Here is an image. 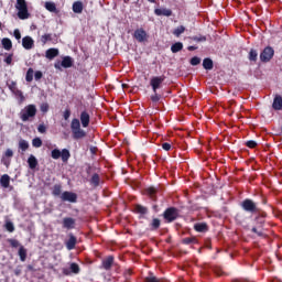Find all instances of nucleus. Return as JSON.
Segmentation results:
<instances>
[{"instance_id": "1", "label": "nucleus", "mask_w": 282, "mask_h": 282, "mask_svg": "<svg viewBox=\"0 0 282 282\" xmlns=\"http://www.w3.org/2000/svg\"><path fill=\"white\" fill-rule=\"evenodd\" d=\"M19 118L20 120H22V122H31V120H34V118H36V106L34 105L25 106L19 112Z\"/></svg>"}, {"instance_id": "2", "label": "nucleus", "mask_w": 282, "mask_h": 282, "mask_svg": "<svg viewBox=\"0 0 282 282\" xmlns=\"http://www.w3.org/2000/svg\"><path fill=\"white\" fill-rule=\"evenodd\" d=\"M70 130L74 140H83V138H86L87 135V132L80 128V120L76 118H74L70 122Z\"/></svg>"}, {"instance_id": "3", "label": "nucleus", "mask_w": 282, "mask_h": 282, "mask_svg": "<svg viewBox=\"0 0 282 282\" xmlns=\"http://www.w3.org/2000/svg\"><path fill=\"white\" fill-rule=\"evenodd\" d=\"M51 158L53 160H61L64 162V164H67L69 162V158H72V153L67 149H63L62 151L59 149H54L51 152Z\"/></svg>"}, {"instance_id": "4", "label": "nucleus", "mask_w": 282, "mask_h": 282, "mask_svg": "<svg viewBox=\"0 0 282 282\" xmlns=\"http://www.w3.org/2000/svg\"><path fill=\"white\" fill-rule=\"evenodd\" d=\"M15 8L18 10V17L22 21L30 19V12L28 11V2L25 0H17Z\"/></svg>"}, {"instance_id": "5", "label": "nucleus", "mask_w": 282, "mask_h": 282, "mask_svg": "<svg viewBox=\"0 0 282 282\" xmlns=\"http://www.w3.org/2000/svg\"><path fill=\"white\" fill-rule=\"evenodd\" d=\"M133 39H135L138 43H147V41H149V33L142 28L137 29L133 33Z\"/></svg>"}, {"instance_id": "6", "label": "nucleus", "mask_w": 282, "mask_h": 282, "mask_svg": "<svg viewBox=\"0 0 282 282\" xmlns=\"http://www.w3.org/2000/svg\"><path fill=\"white\" fill-rule=\"evenodd\" d=\"M178 215H180V212L177 210V208L170 207L164 212L163 217L166 221L171 223V221H175Z\"/></svg>"}, {"instance_id": "7", "label": "nucleus", "mask_w": 282, "mask_h": 282, "mask_svg": "<svg viewBox=\"0 0 282 282\" xmlns=\"http://www.w3.org/2000/svg\"><path fill=\"white\" fill-rule=\"evenodd\" d=\"M241 208L245 209L246 213H257V210H259L257 203L250 198H247L241 203Z\"/></svg>"}, {"instance_id": "8", "label": "nucleus", "mask_w": 282, "mask_h": 282, "mask_svg": "<svg viewBox=\"0 0 282 282\" xmlns=\"http://www.w3.org/2000/svg\"><path fill=\"white\" fill-rule=\"evenodd\" d=\"M164 76H154L150 79V85L152 87L153 94L158 91V89H162V83H164Z\"/></svg>"}, {"instance_id": "9", "label": "nucleus", "mask_w": 282, "mask_h": 282, "mask_svg": "<svg viewBox=\"0 0 282 282\" xmlns=\"http://www.w3.org/2000/svg\"><path fill=\"white\" fill-rule=\"evenodd\" d=\"M272 56H274V48L267 46L260 54V61L262 63H269V61H272Z\"/></svg>"}, {"instance_id": "10", "label": "nucleus", "mask_w": 282, "mask_h": 282, "mask_svg": "<svg viewBox=\"0 0 282 282\" xmlns=\"http://www.w3.org/2000/svg\"><path fill=\"white\" fill-rule=\"evenodd\" d=\"M62 202H69L70 204H76L78 202V195L73 192H63L61 195Z\"/></svg>"}, {"instance_id": "11", "label": "nucleus", "mask_w": 282, "mask_h": 282, "mask_svg": "<svg viewBox=\"0 0 282 282\" xmlns=\"http://www.w3.org/2000/svg\"><path fill=\"white\" fill-rule=\"evenodd\" d=\"M63 228H66L67 230H72L76 228V219L72 217H66L63 219Z\"/></svg>"}, {"instance_id": "12", "label": "nucleus", "mask_w": 282, "mask_h": 282, "mask_svg": "<svg viewBox=\"0 0 282 282\" xmlns=\"http://www.w3.org/2000/svg\"><path fill=\"white\" fill-rule=\"evenodd\" d=\"M156 17H173V10L167 8H160L154 10Z\"/></svg>"}, {"instance_id": "13", "label": "nucleus", "mask_w": 282, "mask_h": 282, "mask_svg": "<svg viewBox=\"0 0 282 282\" xmlns=\"http://www.w3.org/2000/svg\"><path fill=\"white\" fill-rule=\"evenodd\" d=\"M14 156V152L12 151V149H7L4 152V155L2 156V162L4 164V166H10V158Z\"/></svg>"}, {"instance_id": "14", "label": "nucleus", "mask_w": 282, "mask_h": 282, "mask_svg": "<svg viewBox=\"0 0 282 282\" xmlns=\"http://www.w3.org/2000/svg\"><path fill=\"white\" fill-rule=\"evenodd\" d=\"M22 47L24 50H32L34 47V40L31 36H24L22 39Z\"/></svg>"}, {"instance_id": "15", "label": "nucleus", "mask_w": 282, "mask_h": 282, "mask_svg": "<svg viewBox=\"0 0 282 282\" xmlns=\"http://www.w3.org/2000/svg\"><path fill=\"white\" fill-rule=\"evenodd\" d=\"M111 265H113V256H108L102 260L100 268L104 270H111Z\"/></svg>"}, {"instance_id": "16", "label": "nucleus", "mask_w": 282, "mask_h": 282, "mask_svg": "<svg viewBox=\"0 0 282 282\" xmlns=\"http://www.w3.org/2000/svg\"><path fill=\"white\" fill-rule=\"evenodd\" d=\"M79 118H80V122H82V126L84 127V129H87V127H89V122H90L89 112L83 111L80 113Z\"/></svg>"}, {"instance_id": "17", "label": "nucleus", "mask_w": 282, "mask_h": 282, "mask_svg": "<svg viewBox=\"0 0 282 282\" xmlns=\"http://www.w3.org/2000/svg\"><path fill=\"white\" fill-rule=\"evenodd\" d=\"M68 240L66 241V248L67 250H74L76 248L77 239L73 234L68 235Z\"/></svg>"}, {"instance_id": "18", "label": "nucleus", "mask_w": 282, "mask_h": 282, "mask_svg": "<svg viewBox=\"0 0 282 282\" xmlns=\"http://www.w3.org/2000/svg\"><path fill=\"white\" fill-rule=\"evenodd\" d=\"M272 107H273V109H275V111H281V109H282V97H281V95H276L274 97Z\"/></svg>"}, {"instance_id": "19", "label": "nucleus", "mask_w": 282, "mask_h": 282, "mask_svg": "<svg viewBox=\"0 0 282 282\" xmlns=\"http://www.w3.org/2000/svg\"><path fill=\"white\" fill-rule=\"evenodd\" d=\"M45 56L48 58V61L56 58V56H58V48H48Z\"/></svg>"}, {"instance_id": "20", "label": "nucleus", "mask_w": 282, "mask_h": 282, "mask_svg": "<svg viewBox=\"0 0 282 282\" xmlns=\"http://www.w3.org/2000/svg\"><path fill=\"white\" fill-rule=\"evenodd\" d=\"M0 185L2 188H9L10 187V175L4 174L0 177Z\"/></svg>"}, {"instance_id": "21", "label": "nucleus", "mask_w": 282, "mask_h": 282, "mask_svg": "<svg viewBox=\"0 0 282 282\" xmlns=\"http://www.w3.org/2000/svg\"><path fill=\"white\" fill-rule=\"evenodd\" d=\"M1 45L3 50L10 52V50H12V40H10L9 37H4L1 40Z\"/></svg>"}, {"instance_id": "22", "label": "nucleus", "mask_w": 282, "mask_h": 282, "mask_svg": "<svg viewBox=\"0 0 282 282\" xmlns=\"http://www.w3.org/2000/svg\"><path fill=\"white\" fill-rule=\"evenodd\" d=\"M72 65H74V59L70 56H65L62 59V67L67 69V68L72 67Z\"/></svg>"}, {"instance_id": "23", "label": "nucleus", "mask_w": 282, "mask_h": 282, "mask_svg": "<svg viewBox=\"0 0 282 282\" xmlns=\"http://www.w3.org/2000/svg\"><path fill=\"white\" fill-rule=\"evenodd\" d=\"M184 50V44L182 42H176L171 46L172 54H177V52H182Z\"/></svg>"}, {"instance_id": "24", "label": "nucleus", "mask_w": 282, "mask_h": 282, "mask_svg": "<svg viewBox=\"0 0 282 282\" xmlns=\"http://www.w3.org/2000/svg\"><path fill=\"white\" fill-rule=\"evenodd\" d=\"M18 254L20 257V261H25L28 259V249H25L23 246H20Z\"/></svg>"}, {"instance_id": "25", "label": "nucleus", "mask_w": 282, "mask_h": 282, "mask_svg": "<svg viewBox=\"0 0 282 282\" xmlns=\"http://www.w3.org/2000/svg\"><path fill=\"white\" fill-rule=\"evenodd\" d=\"M73 12H75V14L83 13V2H80V1L74 2L73 3Z\"/></svg>"}, {"instance_id": "26", "label": "nucleus", "mask_w": 282, "mask_h": 282, "mask_svg": "<svg viewBox=\"0 0 282 282\" xmlns=\"http://www.w3.org/2000/svg\"><path fill=\"white\" fill-rule=\"evenodd\" d=\"M28 164L30 169H35L36 166H39V160H36V156L31 154L28 159Z\"/></svg>"}, {"instance_id": "27", "label": "nucleus", "mask_w": 282, "mask_h": 282, "mask_svg": "<svg viewBox=\"0 0 282 282\" xmlns=\"http://www.w3.org/2000/svg\"><path fill=\"white\" fill-rule=\"evenodd\" d=\"M90 184L91 186H94L95 188L100 186V175L98 174H93L91 178H90Z\"/></svg>"}, {"instance_id": "28", "label": "nucleus", "mask_w": 282, "mask_h": 282, "mask_svg": "<svg viewBox=\"0 0 282 282\" xmlns=\"http://www.w3.org/2000/svg\"><path fill=\"white\" fill-rule=\"evenodd\" d=\"M194 228L197 232H206V230H208V225H206V223H198Z\"/></svg>"}, {"instance_id": "29", "label": "nucleus", "mask_w": 282, "mask_h": 282, "mask_svg": "<svg viewBox=\"0 0 282 282\" xmlns=\"http://www.w3.org/2000/svg\"><path fill=\"white\" fill-rule=\"evenodd\" d=\"M61 193H63V186L61 184H55L53 186L52 195H54L55 197H58L61 196Z\"/></svg>"}, {"instance_id": "30", "label": "nucleus", "mask_w": 282, "mask_h": 282, "mask_svg": "<svg viewBox=\"0 0 282 282\" xmlns=\"http://www.w3.org/2000/svg\"><path fill=\"white\" fill-rule=\"evenodd\" d=\"M19 149L22 151V153H25V151L30 149V143L26 140L21 139L19 141Z\"/></svg>"}, {"instance_id": "31", "label": "nucleus", "mask_w": 282, "mask_h": 282, "mask_svg": "<svg viewBox=\"0 0 282 282\" xmlns=\"http://www.w3.org/2000/svg\"><path fill=\"white\" fill-rule=\"evenodd\" d=\"M13 94L19 99V105H23V102H25V96L23 95V91L15 89Z\"/></svg>"}, {"instance_id": "32", "label": "nucleus", "mask_w": 282, "mask_h": 282, "mask_svg": "<svg viewBox=\"0 0 282 282\" xmlns=\"http://www.w3.org/2000/svg\"><path fill=\"white\" fill-rule=\"evenodd\" d=\"M184 32H186V28L184 25H181V26L174 29L173 34H174V36L180 39V36H182V34H184Z\"/></svg>"}, {"instance_id": "33", "label": "nucleus", "mask_w": 282, "mask_h": 282, "mask_svg": "<svg viewBox=\"0 0 282 282\" xmlns=\"http://www.w3.org/2000/svg\"><path fill=\"white\" fill-rule=\"evenodd\" d=\"M203 67H204V69H207V70H210V69H213V67H214V65H213V59H210V58H205L204 61H203Z\"/></svg>"}, {"instance_id": "34", "label": "nucleus", "mask_w": 282, "mask_h": 282, "mask_svg": "<svg viewBox=\"0 0 282 282\" xmlns=\"http://www.w3.org/2000/svg\"><path fill=\"white\" fill-rule=\"evenodd\" d=\"M134 210L139 215H147V213H149V209L147 207L142 206V205H135Z\"/></svg>"}, {"instance_id": "35", "label": "nucleus", "mask_w": 282, "mask_h": 282, "mask_svg": "<svg viewBox=\"0 0 282 282\" xmlns=\"http://www.w3.org/2000/svg\"><path fill=\"white\" fill-rule=\"evenodd\" d=\"M258 56H259V53L257 52V50L251 48L249 52V61L257 63Z\"/></svg>"}, {"instance_id": "36", "label": "nucleus", "mask_w": 282, "mask_h": 282, "mask_svg": "<svg viewBox=\"0 0 282 282\" xmlns=\"http://www.w3.org/2000/svg\"><path fill=\"white\" fill-rule=\"evenodd\" d=\"M26 83H32L34 80V69L29 68L25 76Z\"/></svg>"}, {"instance_id": "37", "label": "nucleus", "mask_w": 282, "mask_h": 282, "mask_svg": "<svg viewBox=\"0 0 282 282\" xmlns=\"http://www.w3.org/2000/svg\"><path fill=\"white\" fill-rule=\"evenodd\" d=\"M69 270L70 272H73V274H78L80 272V267H78L77 263L73 262L70 263Z\"/></svg>"}, {"instance_id": "38", "label": "nucleus", "mask_w": 282, "mask_h": 282, "mask_svg": "<svg viewBox=\"0 0 282 282\" xmlns=\"http://www.w3.org/2000/svg\"><path fill=\"white\" fill-rule=\"evenodd\" d=\"M32 144L35 149H41V147H43V141L41 138H35L32 140Z\"/></svg>"}, {"instance_id": "39", "label": "nucleus", "mask_w": 282, "mask_h": 282, "mask_svg": "<svg viewBox=\"0 0 282 282\" xmlns=\"http://www.w3.org/2000/svg\"><path fill=\"white\" fill-rule=\"evenodd\" d=\"M45 8L48 12H56V4L54 2H46Z\"/></svg>"}, {"instance_id": "40", "label": "nucleus", "mask_w": 282, "mask_h": 282, "mask_svg": "<svg viewBox=\"0 0 282 282\" xmlns=\"http://www.w3.org/2000/svg\"><path fill=\"white\" fill-rule=\"evenodd\" d=\"M192 41H195L196 43H204L206 42V36L204 35H195L191 37Z\"/></svg>"}, {"instance_id": "41", "label": "nucleus", "mask_w": 282, "mask_h": 282, "mask_svg": "<svg viewBox=\"0 0 282 282\" xmlns=\"http://www.w3.org/2000/svg\"><path fill=\"white\" fill-rule=\"evenodd\" d=\"M9 243L11 248H21V242H19V240L17 239H9Z\"/></svg>"}, {"instance_id": "42", "label": "nucleus", "mask_w": 282, "mask_h": 282, "mask_svg": "<svg viewBox=\"0 0 282 282\" xmlns=\"http://www.w3.org/2000/svg\"><path fill=\"white\" fill-rule=\"evenodd\" d=\"M47 41H52V34L51 33L44 34L41 37V42L43 43V45H45V43H47Z\"/></svg>"}, {"instance_id": "43", "label": "nucleus", "mask_w": 282, "mask_h": 282, "mask_svg": "<svg viewBox=\"0 0 282 282\" xmlns=\"http://www.w3.org/2000/svg\"><path fill=\"white\" fill-rule=\"evenodd\" d=\"M161 98H162V96L159 95L156 90H155V93H153V95H151L152 102H160Z\"/></svg>"}, {"instance_id": "44", "label": "nucleus", "mask_w": 282, "mask_h": 282, "mask_svg": "<svg viewBox=\"0 0 282 282\" xmlns=\"http://www.w3.org/2000/svg\"><path fill=\"white\" fill-rule=\"evenodd\" d=\"M191 65H193L194 67L199 65V63H202V58L197 57V56H194L191 58Z\"/></svg>"}, {"instance_id": "45", "label": "nucleus", "mask_w": 282, "mask_h": 282, "mask_svg": "<svg viewBox=\"0 0 282 282\" xmlns=\"http://www.w3.org/2000/svg\"><path fill=\"white\" fill-rule=\"evenodd\" d=\"M152 230H158L160 228V219L154 218L151 224Z\"/></svg>"}, {"instance_id": "46", "label": "nucleus", "mask_w": 282, "mask_h": 282, "mask_svg": "<svg viewBox=\"0 0 282 282\" xmlns=\"http://www.w3.org/2000/svg\"><path fill=\"white\" fill-rule=\"evenodd\" d=\"M183 243H185L186 246H191V243H197V239L196 238H185V239H183Z\"/></svg>"}, {"instance_id": "47", "label": "nucleus", "mask_w": 282, "mask_h": 282, "mask_svg": "<svg viewBox=\"0 0 282 282\" xmlns=\"http://www.w3.org/2000/svg\"><path fill=\"white\" fill-rule=\"evenodd\" d=\"M6 228H7L8 232H14V224L12 221H7Z\"/></svg>"}, {"instance_id": "48", "label": "nucleus", "mask_w": 282, "mask_h": 282, "mask_svg": "<svg viewBox=\"0 0 282 282\" xmlns=\"http://www.w3.org/2000/svg\"><path fill=\"white\" fill-rule=\"evenodd\" d=\"M155 193H158V189H155V187H149L147 189V194L153 199V195H155Z\"/></svg>"}, {"instance_id": "49", "label": "nucleus", "mask_w": 282, "mask_h": 282, "mask_svg": "<svg viewBox=\"0 0 282 282\" xmlns=\"http://www.w3.org/2000/svg\"><path fill=\"white\" fill-rule=\"evenodd\" d=\"M4 56H7V57L4 58V63H6L7 65H12V56H13V55L6 53Z\"/></svg>"}, {"instance_id": "50", "label": "nucleus", "mask_w": 282, "mask_h": 282, "mask_svg": "<svg viewBox=\"0 0 282 282\" xmlns=\"http://www.w3.org/2000/svg\"><path fill=\"white\" fill-rule=\"evenodd\" d=\"M37 131H39V133H46V132H47V127H45L44 123H41V124L37 127Z\"/></svg>"}, {"instance_id": "51", "label": "nucleus", "mask_w": 282, "mask_h": 282, "mask_svg": "<svg viewBox=\"0 0 282 282\" xmlns=\"http://www.w3.org/2000/svg\"><path fill=\"white\" fill-rule=\"evenodd\" d=\"M13 36L14 39H17V41H21V31H19V29H15L13 31Z\"/></svg>"}, {"instance_id": "52", "label": "nucleus", "mask_w": 282, "mask_h": 282, "mask_svg": "<svg viewBox=\"0 0 282 282\" xmlns=\"http://www.w3.org/2000/svg\"><path fill=\"white\" fill-rule=\"evenodd\" d=\"M41 111H42L43 113H47V111H50V105H47V104H42V105H41Z\"/></svg>"}, {"instance_id": "53", "label": "nucleus", "mask_w": 282, "mask_h": 282, "mask_svg": "<svg viewBox=\"0 0 282 282\" xmlns=\"http://www.w3.org/2000/svg\"><path fill=\"white\" fill-rule=\"evenodd\" d=\"M35 80H41L43 78V73L41 70H36L34 74Z\"/></svg>"}, {"instance_id": "54", "label": "nucleus", "mask_w": 282, "mask_h": 282, "mask_svg": "<svg viewBox=\"0 0 282 282\" xmlns=\"http://www.w3.org/2000/svg\"><path fill=\"white\" fill-rule=\"evenodd\" d=\"M9 89L14 94V91H17V89H19L17 87V83L12 82L11 84H9Z\"/></svg>"}, {"instance_id": "55", "label": "nucleus", "mask_w": 282, "mask_h": 282, "mask_svg": "<svg viewBox=\"0 0 282 282\" xmlns=\"http://www.w3.org/2000/svg\"><path fill=\"white\" fill-rule=\"evenodd\" d=\"M246 145L249 148V149H254V147H257V142L256 141H247Z\"/></svg>"}, {"instance_id": "56", "label": "nucleus", "mask_w": 282, "mask_h": 282, "mask_svg": "<svg viewBox=\"0 0 282 282\" xmlns=\"http://www.w3.org/2000/svg\"><path fill=\"white\" fill-rule=\"evenodd\" d=\"M251 230H252V232H254L256 235H258V237H263V231L257 229V227H253Z\"/></svg>"}, {"instance_id": "57", "label": "nucleus", "mask_w": 282, "mask_h": 282, "mask_svg": "<svg viewBox=\"0 0 282 282\" xmlns=\"http://www.w3.org/2000/svg\"><path fill=\"white\" fill-rule=\"evenodd\" d=\"M13 272H14L15 276H21V273L23 272V270L21 269V267H18L14 269Z\"/></svg>"}, {"instance_id": "58", "label": "nucleus", "mask_w": 282, "mask_h": 282, "mask_svg": "<svg viewBox=\"0 0 282 282\" xmlns=\"http://www.w3.org/2000/svg\"><path fill=\"white\" fill-rule=\"evenodd\" d=\"M69 116H72V111H69V109H66L64 111V120H69Z\"/></svg>"}, {"instance_id": "59", "label": "nucleus", "mask_w": 282, "mask_h": 282, "mask_svg": "<svg viewBox=\"0 0 282 282\" xmlns=\"http://www.w3.org/2000/svg\"><path fill=\"white\" fill-rule=\"evenodd\" d=\"M162 149H164V151H171V144L170 143H163Z\"/></svg>"}, {"instance_id": "60", "label": "nucleus", "mask_w": 282, "mask_h": 282, "mask_svg": "<svg viewBox=\"0 0 282 282\" xmlns=\"http://www.w3.org/2000/svg\"><path fill=\"white\" fill-rule=\"evenodd\" d=\"M147 281L148 282H160V280H158V278H155V276L148 278Z\"/></svg>"}, {"instance_id": "61", "label": "nucleus", "mask_w": 282, "mask_h": 282, "mask_svg": "<svg viewBox=\"0 0 282 282\" xmlns=\"http://www.w3.org/2000/svg\"><path fill=\"white\" fill-rule=\"evenodd\" d=\"M187 50L188 52H195V50H197V46H188Z\"/></svg>"}, {"instance_id": "62", "label": "nucleus", "mask_w": 282, "mask_h": 282, "mask_svg": "<svg viewBox=\"0 0 282 282\" xmlns=\"http://www.w3.org/2000/svg\"><path fill=\"white\" fill-rule=\"evenodd\" d=\"M64 274H69V271H67V269H65Z\"/></svg>"}, {"instance_id": "63", "label": "nucleus", "mask_w": 282, "mask_h": 282, "mask_svg": "<svg viewBox=\"0 0 282 282\" xmlns=\"http://www.w3.org/2000/svg\"><path fill=\"white\" fill-rule=\"evenodd\" d=\"M149 3H155V0H148Z\"/></svg>"}, {"instance_id": "64", "label": "nucleus", "mask_w": 282, "mask_h": 282, "mask_svg": "<svg viewBox=\"0 0 282 282\" xmlns=\"http://www.w3.org/2000/svg\"><path fill=\"white\" fill-rule=\"evenodd\" d=\"M216 273L218 274V276L221 274V273H219V272H217V271H216Z\"/></svg>"}]
</instances>
